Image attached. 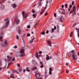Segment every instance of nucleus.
Listing matches in <instances>:
<instances>
[{
  "label": "nucleus",
  "instance_id": "nucleus-1",
  "mask_svg": "<svg viewBox=\"0 0 79 79\" xmlns=\"http://www.w3.org/2000/svg\"><path fill=\"white\" fill-rule=\"evenodd\" d=\"M69 57H72L73 60H77V55L76 54L74 50H72L69 53Z\"/></svg>",
  "mask_w": 79,
  "mask_h": 79
},
{
  "label": "nucleus",
  "instance_id": "nucleus-2",
  "mask_svg": "<svg viewBox=\"0 0 79 79\" xmlns=\"http://www.w3.org/2000/svg\"><path fill=\"white\" fill-rule=\"evenodd\" d=\"M15 55L16 57L18 56H23L24 55V50L23 49H21L20 52L15 53Z\"/></svg>",
  "mask_w": 79,
  "mask_h": 79
},
{
  "label": "nucleus",
  "instance_id": "nucleus-3",
  "mask_svg": "<svg viewBox=\"0 0 79 79\" xmlns=\"http://www.w3.org/2000/svg\"><path fill=\"white\" fill-rule=\"evenodd\" d=\"M8 59V65H10L12 63V61H14L15 60V58L13 57H10L8 56H7Z\"/></svg>",
  "mask_w": 79,
  "mask_h": 79
},
{
  "label": "nucleus",
  "instance_id": "nucleus-4",
  "mask_svg": "<svg viewBox=\"0 0 79 79\" xmlns=\"http://www.w3.org/2000/svg\"><path fill=\"white\" fill-rule=\"evenodd\" d=\"M6 23H5V25L3 27L4 28H6V27H7L8 26L9 24V23L10 21H9V19L8 18L6 19Z\"/></svg>",
  "mask_w": 79,
  "mask_h": 79
},
{
  "label": "nucleus",
  "instance_id": "nucleus-5",
  "mask_svg": "<svg viewBox=\"0 0 79 79\" xmlns=\"http://www.w3.org/2000/svg\"><path fill=\"white\" fill-rule=\"evenodd\" d=\"M15 23L16 24H18L19 23V20L18 18V17L16 16L15 17Z\"/></svg>",
  "mask_w": 79,
  "mask_h": 79
},
{
  "label": "nucleus",
  "instance_id": "nucleus-6",
  "mask_svg": "<svg viewBox=\"0 0 79 79\" xmlns=\"http://www.w3.org/2000/svg\"><path fill=\"white\" fill-rule=\"evenodd\" d=\"M8 44V42L6 40H4L3 43L2 44V47H6V45Z\"/></svg>",
  "mask_w": 79,
  "mask_h": 79
},
{
  "label": "nucleus",
  "instance_id": "nucleus-7",
  "mask_svg": "<svg viewBox=\"0 0 79 79\" xmlns=\"http://www.w3.org/2000/svg\"><path fill=\"white\" fill-rule=\"evenodd\" d=\"M58 19H59V20H60V21L61 22H63V20L64 19V18H63V16H61Z\"/></svg>",
  "mask_w": 79,
  "mask_h": 79
},
{
  "label": "nucleus",
  "instance_id": "nucleus-8",
  "mask_svg": "<svg viewBox=\"0 0 79 79\" xmlns=\"http://www.w3.org/2000/svg\"><path fill=\"white\" fill-rule=\"evenodd\" d=\"M46 60H50V59H52V57L49 56L48 55H46Z\"/></svg>",
  "mask_w": 79,
  "mask_h": 79
},
{
  "label": "nucleus",
  "instance_id": "nucleus-9",
  "mask_svg": "<svg viewBox=\"0 0 79 79\" xmlns=\"http://www.w3.org/2000/svg\"><path fill=\"white\" fill-rule=\"evenodd\" d=\"M16 31L19 34L21 32V30H20V28L19 27H17Z\"/></svg>",
  "mask_w": 79,
  "mask_h": 79
},
{
  "label": "nucleus",
  "instance_id": "nucleus-10",
  "mask_svg": "<svg viewBox=\"0 0 79 79\" xmlns=\"http://www.w3.org/2000/svg\"><path fill=\"white\" fill-rule=\"evenodd\" d=\"M3 39V32L1 31L0 34V40Z\"/></svg>",
  "mask_w": 79,
  "mask_h": 79
},
{
  "label": "nucleus",
  "instance_id": "nucleus-11",
  "mask_svg": "<svg viewBox=\"0 0 79 79\" xmlns=\"http://www.w3.org/2000/svg\"><path fill=\"white\" fill-rule=\"evenodd\" d=\"M42 0H40L39 2L38 3L40 6H42Z\"/></svg>",
  "mask_w": 79,
  "mask_h": 79
},
{
  "label": "nucleus",
  "instance_id": "nucleus-12",
  "mask_svg": "<svg viewBox=\"0 0 79 79\" xmlns=\"http://www.w3.org/2000/svg\"><path fill=\"white\" fill-rule=\"evenodd\" d=\"M35 39V37H33V39H31V40L29 42V44H31V43H32L33 42V41H34V40Z\"/></svg>",
  "mask_w": 79,
  "mask_h": 79
},
{
  "label": "nucleus",
  "instance_id": "nucleus-13",
  "mask_svg": "<svg viewBox=\"0 0 79 79\" xmlns=\"http://www.w3.org/2000/svg\"><path fill=\"white\" fill-rule=\"evenodd\" d=\"M47 42H48V45H49L50 46H51L52 45V44H51V41H50V40L47 41Z\"/></svg>",
  "mask_w": 79,
  "mask_h": 79
},
{
  "label": "nucleus",
  "instance_id": "nucleus-14",
  "mask_svg": "<svg viewBox=\"0 0 79 79\" xmlns=\"http://www.w3.org/2000/svg\"><path fill=\"white\" fill-rule=\"evenodd\" d=\"M11 6L13 8H16V6H17L15 4H14L13 5H12Z\"/></svg>",
  "mask_w": 79,
  "mask_h": 79
},
{
  "label": "nucleus",
  "instance_id": "nucleus-15",
  "mask_svg": "<svg viewBox=\"0 0 79 79\" xmlns=\"http://www.w3.org/2000/svg\"><path fill=\"white\" fill-rule=\"evenodd\" d=\"M45 30L43 32L40 33V34H42V35H44L45 34Z\"/></svg>",
  "mask_w": 79,
  "mask_h": 79
},
{
  "label": "nucleus",
  "instance_id": "nucleus-16",
  "mask_svg": "<svg viewBox=\"0 0 79 79\" xmlns=\"http://www.w3.org/2000/svg\"><path fill=\"white\" fill-rule=\"evenodd\" d=\"M29 15V13H27L25 15H24L23 16H24L25 18H26V17H27V15Z\"/></svg>",
  "mask_w": 79,
  "mask_h": 79
},
{
  "label": "nucleus",
  "instance_id": "nucleus-17",
  "mask_svg": "<svg viewBox=\"0 0 79 79\" xmlns=\"http://www.w3.org/2000/svg\"><path fill=\"white\" fill-rule=\"evenodd\" d=\"M73 12L74 13V14L75 15H76V14L75 13V11H76V10L75 9V6H74L73 8Z\"/></svg>",
  "mask_w": 79,
  "mask_h": 79
},
{
  "label": "nucleus",
  "instance_id": "nucleus-18",
  "mask_svg": "<svg viewBox=\"0 0 79 79\" xmlns=\"http://www.w3.org/2000/svg\"><path fill=\"white\" fill-rule=\"evenodd\" d=\"M35 56L36 58H38L39 59V56L38 55V52H36V53L35 55Z\"/></svg>",
  "mask_w": 79,
  "mask_h": 79
},
{
  "label": "nucleus",
  "instance_id": "nucleus-19",
  "mask_svg": "<svg viewBox=\"0 0 79 79\" xmlns=\"http://www.w3.org/2000/svg\"><path fill=\"white\" fill-rule=\"evenodd\" d=\"M72 6L71 5H70L69 6V8L68 9L69 11H70L71 10V8H72Z\"/></svg>",
  "mask_w": 79,
  "mask_h": 79
},
{
  "label": "nucleus",
  "instance_id": "nucleus-20",
  "mask_svg": "<svg viewBox=\"0 0 79 79\" xmlns=\"http://www.w3.org/2000/svg\"><path fill=\"white\" fill-rule=\"evenodd\" d=\"M13 73L14 74L15 73H16V74H18V71H17L16 70H14L13 71Z\"/></svg>",
  "mask_w": 79,
  "mask_h": 79
},
{
  "label": "nucleus",
  "instance_id": "nucleus-21",
  "mask_svg": "<svg viewBox=\"0 0 79 79\" xmlns=\"http://www.w3.org/2000/svg\"><path fill=\"white\" fill-rule=\"evenodd\" d=\"M29 69V68L27 67L26 69L27 71L28 72H30V70Z\"/></svg>",
  "mask_w": 79,
  "mask_h": 79
},
{
  "label": "nucleus",
  "instance_id": "nucleus-22",
  "mask_svg": "<svg viewBox=\"0 0 79 79\" xmlns=\"http://www.w3.org/2000/svg\"><path fill=\"white\" fill-rule=\"evenodd\" d=\"M57 30H59L60 29V26L58 24L57 25Z\"/></svg>",
  "mask_w": 79,
  "mask_h": 79
},
{
  "label": "nucleus",
  "instance_id": "nucleus-23",
  "mask_svg": "<svg viewBox=\"0 0 79 79\" xmlns=\"http://www.w3.org/2000/svg\"><path fill=\"white\" fill-rule=\"evenodd\" d=\"M37 69V68L35 67L33 68L31 70H32L33 71H34V70H35V69Z\"/></svg>",
  "mask_w": 79,
  "mask_h": 79
},
{
  "label": "nucleus",
  "instance_id": "nucleus-24",
  "mask_svg": "<svg viewBox=\"0 0 79 79\" xmlns=\"http://www.w3.org/2000/svg\"><path fill=\"white\" fill-rule=\"evenodd\" d=\"M60 14H62L63 15H65V12H60L59 11Z\"/></svg>",
  "mask_w": 79,
  "mask_h": 79
},
{
  "label": "nucleus",
  "instance_id": "nucleus-25",
  "mask_svg": "<svg viewBox=\"0 0 79 79\" xmlns=\"http://www.w3.org/2000/svg\"><path fill=\"white\" fill-rule=\"evenodd\" d=\"M45 11V10H43V11H42L40 13V15H42L43 14V13H44Z\"/></svg>",
  "mask_w": 79,
  "mask_h": 79
},
{
  "label": "nucleus",
  "instance_id": "nucleus-26",
  "mask_svg": "<svg viewBox=\"0 0 79 79\" xmlns=\"http://www.w3.org/2000/svg\"><path fill=\"white\" fill-rule=\"evenodd\" d=\"M1 9H3V8H4V6H3V5H2L1 6Z\"/></svg>",
  "mask_w": 79,
  "mask_h": 79
},
{
  "label": "nucleus",
  "instance_id": "nucleus-27",
  "mask_svg": "<svg viewBox=\"0 0 79 79\" xmlns=\"http://www.w3.org/2000/svg\"><path fill=\"white\" fill-rule=\"evenodd\" d=\"M22 40L23 41V43H24V41H25V38L24 37H22Z\"/></svg>",
  "mask_w": 79,
  "mask_h": 79
},
{
  "label": "nucleus",
  "instance_id": "nucleus-28",
  "mask_svg": "<svg viewBox=\"0 0 79 79\" xmlns=\"http://www.w3.org/2000/svg\"><path fill=\"white\" fill-rule=\"evenodd\" d=\"M54 31H55V30L54 29V28H52L51 33H53L54 32Z\"/></svg>",
  "mask_w": 79,
  "mask_h": 79
},
{
  "label": "nucleus",
  "instance_id": "nucleus-29",
  "mask_svg": "<svg viewBox=\"0 0 79 79\" xmlns=\"http://www.w3.org/2000/svg\"><path fill=\"white\" fill-rule=\"evenodd\" d=\"M15 37L17 39H19V36H18V35H16Z\"/></svg>",
  "mask_w": 79,
  "mask_h": 79
},
{
  "label": "nucleus",
  "instance_id": "nucleus-30",
  "mask_svg": "<svg viewBox=\"0 0 79 79\" xmlns=\"http://www.w3.org/2000/svg\"><path fill=\"white\" fill-rule=\"evenodd\" d=\"M14 77V76H13V75H11L10 77V78H13Z\"/></svg>",
  "mask_w": 79,
  "mask_h": 79
},
{
  "label": "nucleus",
  "instance_id": "nucleus-31",
  "mask_svg": "<svg viewBox=\"0 0 79 79\" xmlns=\"http://www.w3.org/2000/svg\"><path fill=\"white\" fill-rule=\"evenodd\" d=\"M25 13V12L24 11H23L22 12V16H24Z\"/></svg>",
  "mask_w": 79,
  "mask_h": 79
},
{
  "label": "nucleus",
  "instance_id": "nucleus-32",
  "mask_svg": "<svg viewBox=\"0 0 79 79\" xmlns=\"http://www.w3.org/2000/svg\"><path fill=\"white\" fill-rule=\"evenodd\" d=\"M33 16L34 18H36V15H35V14H33Z\"/></svg>",
  "mask_w": 79,
  "mask_h": 79
},
{
  "label": "nucleus",
  "instance_id": "nucleus-33",
  "mask_svg": "<svg viewBox=\"0 0 79 79\" xmlns=\"http://www.w3.org/2000/svg\"><path fill=\"white\" fill-rule=\"evenodd\" d=\"M73 32H72L70 33V37H72V35H73Z\"/></svg>",
  "mask_w": 79,
  "mask_h": 79
},
{
  "label": "nucleus",
  "instance_id": "nucleus-34",
  "mask_svg": "<svg viewBox=\"0 0 79 79\" xmlns=\"http://www.w3.org/2000/svg\"><path fill=\"white\" fill-rule=\"evenodd\" d=\"M19 72H21V71H22V69L20 68L19 69Z\"/></svg>",
  "mask_w": 79,
  "mask_h": 79
},
{
  "label": "nucleus",
  "instance_id": "nucleus-35",
  "mask_svg": "<svg viewBox=\"0 0 79 79\" xmlns=\"http://www.w3.org/2000/svg\"><path fill=\"white\" fill-rule=\"evenodd\" d=\"M35 10H34V9H33L32 10V13H35Z\"/></svg>",
  "mask_w": 79,
  "mask_h": 79
},
{
  "label": "nucleus",
  "instance_id": "nucleus-36",
  "mask_svg": "<svg viewBox=\"0 0 79 79\" xmlns=\"http://www.w3.org/2000/svg\"><path fill=\"white\" fill-rule=\"evenodd\" d=\"M65 6V8H68V4H66L65 5H64Z\"/></svg>",
  "mask_w": 79,
  "mask_h": 79
},
{
  "label": "nucleus",
  "instance_id": "nucleus-37",
  "mask_svg": "<svg viewBox=\"0 0 79 79\" xmlns=\"http://www.w3.org/2000/svg\"><path fill=\"white\" fill-rule=\"evenodd\" d=\"M66 73H69V70H68V69H66Z\"/></svg>",
  "mask_w": 79,
  "mask_h": 79
},
{
  "label": "nucleus",
  "instance_id": "nucleus-38",
  "mask_svg": "<svg viewBox=\"0 0 79 79\" xmlns=\"http://www.w3.org/2000/svg\"><path fill=\"white\" fill-rule=\"evenodd\" d=\"M27 28H28V29H29L31 28V26L30 25H28L27 26Z\"/></svg>",
  "mask_w": 79,
  "mask_h": 79
},
{
  "label": "nucleus",
  "instance_id": "nucleus-39",
  "mask_svg": "<svg viewBox=\"0 0 79 79\" xmlns=\"http://www.w3.org/2000/svg\"><path fill=\"white\" fill-rule=\"evenodd\" d=\"M40 67L41 68H44V65L43 64H42L41 66H40Z\"/></svg>",
  "mask_w": 79,
  "mask_h": 79
},
{
  "label": "nucleus",
  "instance_id": "nucleus-40",
  "mask_svg": "<svg viewBox=\"0 0 79 79\" xmlns=\"http://www.w3.org/2000/svg\"><path fill=\"white\" fill-rule=\"evenodd\" d=\"M73 10H71L70 11V14H71V13H73Z\"/></svg>",
  "mask_w": 79,
  "mask_h": 79
},
{
  "label": "nucleus",
  "instance_id": "nucleus-41",
  "mask_svg": "<svg viewBox=\"0 0 79 79\" xmlns=\"http://www.w3.org/2000/svg\"><path fill=\"white\" fill-rule=\"evenodd\" d=\"M31 35H30V34L29 33H27V37H29Z\"/></svg>",
  "mask_w": 79,
  "mask_h": 79
},
{
  "label": "nucleus",
  "instance_id": "nucleus-42",
  "mask_svg": "<svg viewBox=\"0 0 79 79\" xmlns=\"http://www.w3.org/2000/svg\"><path fill=\"white\" fill-rule=\"evenodd\" d=\"M35 25H36V26H37V25H39V22H36Z\"/></svg>",
  "mask_w": 79,
  "mask_h": 79
},
{
  "label": "nucleus",
  "instance_id": "nucleus-43",
  "mask_svg": "<svg viewBox=\"0 0 79 79\" xmlns=\"http://www.w3.org/2000/svg\"><path fill=\"white\" fill-rule=\"evenodd\" d=\"M3 2H4V1L3 0H2L0 2V3H3Z\"/></svg>",
  "mask_w": 79,
  "mask_h": 79
},
{
  "label": "nucleus",
  "instance_id": "nucleus-44",
  "mask_svg": "<svg viewBox=\"0 0 79 79\" xmlns=\"http://www.w3.org/2000/svg\"><path fill=\"white\" fill-rule=\"evenodd\" d=\"M14 48H17V46H15L13 47Z\"/></svg>",
  "mask_w": 79,
  "mask_h": 79
},
{
  "label": "nucleus",
  "instance_id": "nucleus-45",
  "mask_svg": "<svg viewBox=\"0 0 79 79\" xmlns=\"http://www.w3.org/2000/svg\"><path fill=\"white\" fill-rule=\"evenodd\" d=\"M49 71H51V72L52 71V68H49Z\"/></svg>",
  "mask_w": 79,
  "mask_h": 79
},
{
  "label": "nucleus",
  "instance_id": "nucleus-46",
  "mask_svg": "<svg viewBox=\"0 0 79 79\" xmlns=\"http://www.w3.org/2000/svg\"><path fill=\"white\" fill-rule=\"evenodd\" d=\"M47 5H48L47 4L46 5V6H45V7L44 8L45 10H46V9L47 8Z\"/></svg>",
  "mask_w": 79,
  "mask_h": 79
},
{
  "label": "nucleus",
  "instance_id": "nucleus-47",
  "mask_svg": "<svg viewBox=\"0 0 79 79\" xmlns=\"http://www.w3.org/2000/svg\"><path fill=\"white\" fill-rule=\"evenodd\" d=\"M54 17H56V13H54Z\"/></svg>",
  "mask_w": 79,
  "mask_h": 79
},
{
  "label": "nucleus",
  "instance_id": "nucleus-48",
  "mask_svg": "<svg viewBox=\"0 0 79 79\" xmlns=\"http://www.w3.org/2000/svg\"><path fill=\"white\" fill-rule=\"evenodd\" d=\"M56 26H55L54 27V30H56Z\"/></svg>",
  "mask_w": 79,
  "mask_h": 79
},
{
  "label": "nucleus",
  "instance_id": "nucleus-49",
  "mask_svg": "<svg viewBox=\"0 0 79 79\" xmlns=\"http://www.w3.org/2000/svg\"><path fill=\"white\" fill-rule=\"evenodd\" d=\"M49 74H50V75H52V72L49 71Z\"/></svg>",
  "mask_w": 79,
  "mask_h": 79
},
{
  "label": "nucleus",
  "instance_id": "nucleus-50",
  "mask_svg": "<svg viewBox=\"0 0 79 79\" xmlns=\"http://www.w3.org/2000/svg\"><path fill=\"white\" fill-rule=\"evenodd\" d=\"M3 68H6V64H4V65Z\"/></svg>",
  "mask_w": 79,
  "mask_h": 79
},
{
  "label": "nucleus",
  "instance_id": "nucleus-51",
  "mask_svg": "<svg viewBox=\"0 0 79 79\" xmlns=\"http://www.w3.org/2000/svg\"><path fill=\"white\" fill-rule=\"evenodd\" d=\"M42 51H40L39 52V53L40 54H42Z\"/></svg>",
  "mask_w": 79,
  "mask_h": 79
},
{
  "label": "nucleus",
  "instance_id": "nucleus-52",
  "mask_svg": "<svg viewBox=\"0 0 79 79\" xmlns=\"http://www.w3.org/2000/svg\"><path fill=\"white\" fill-rule=\"evenodd\" d=\"M74 1H73L72 3V5H74Z\"/></svg>",
  "mask_w": 79,
  "mask_h": 79
},
{
  "label": "nucleus",
  "instance_id": "nucleus-53",
  "mask_svg": "<svg viewBox=\"0 0 79 79\" xmlns=\"http://www.w3.org/2000/svg\"><path fill=\"white\" fill-rule=\"evenodd\" d=\"M2 66V61L0 60V66Z\"/></svg>",
  "mask_w": 79,
  "mask_h": 79
},
{
  "label": "nucleus",
  "instance_id": "nucleus-54",
  "mask_svg": "<svg viewBox=\"0 0 79 79\" xmlns=\"http://www.w3.org/2000/svg\"><path fill=\"white\" fill-rule=\"evenodd\" d=\"M49 32V31H48V30L46 31V34H48V32Z\"/></svg>",
  "mask_w": 79,
  "mask_h": 79
},
{
  "label": "nucleus",
  "instance_id": "nucleus-55",
  "mask_svg": "<svg viewBox=\"0 0 79 79\" xmlns=\"http://www.w3.org/2000/svg\"><path fill=\"white\" fill-rule=\"evenodd\" d=\"M17 66H18V67H20V65L19 64H17Z\"/></svg>",
  "mask_w": 79,
  "mask_h": 79
},
{
  "label": "nucleus",
  "instance_id": "nucleus-56",
  "mask_svg": "<svg viewBox=\"0 0 79 79\" xmlns=\"http://www.w3.org/2000/svg\"><path fill=\"white\" fill-rule=\"evenodd\" d=\"M60 10H62V11H64V9H61Z\"/></svg>",
  "mask_w": 79,
  "mask_h": 79
},
{
  "label": "nucleus",
  "instance_id": "nucleus-57",
  "mask_svg": "<svg viewBox=\"0 0 79 79\" xmlns=\"http://www.w3.org/2000/svg\"><path fill=\"white\" fill-rule=\"evenodd\" d=\"M48 0L46 1V3L47 4H48Z\"/></svg>",
  "mask_w": 79,
  "mask_h": 79
},
{
  "label": "nucleus",
  "instance_id": "nucleus-58",
  "mask_svg": "<svg viewBox=\"0 0 79 79\" xmlns=\"http://www.w3.org/2000/svg\"><path fill=\"white\" fill-rule=\"evenodd\" d=\"M61 7L62 8H64V5H62L61 6Z\"/></svg>",
  "mask_w": 79,
  "mask_h": 79
},
{
  "label": "nucleus",
  "instance_id": "nucleus-59",
  "mask_svg": "<svg viewBox=\"0 0 79 79\" xmlns=\"http://www.w3.org/2000/svg\"><path fill=\"white\" fill-rule=\"evenodd\" d=\"M32 63H34V62H35V60H32Z\"/></svg>",
  "mask_w": 79,
  "mask_h": 79
},
{
  "label": "nucleus",
  "instance_id": "nucleus-60",
  "mask_svg": "<svg viewBox=\"0 0 79 79\" xmlns=\"http://www.w3.org/2000/svg\"><path fill=\"white\" fill-rule=\"evenodd\" d=\"M47 15H48V13H46L45 15V16H47Z\"/></svg>",
  "mask_w": 79,
  "mask_h": 79
},
{
  "label": "nucleus",
  "instance_id": "nucleus-61",
  "mask_svg": "<svg viewBox=\"0 0 79 79\" xmlns=\"http://www.w3.org/2000/svg\"><path fill=\"white\" fill-rule=\"evenodd\" d=\"M23 72L24 73V72H25L26 71V70L25 69H23Z\"/></svg>",
  "mask_w": 79,
  "mask_h": 79
},
{
  "label": "nucleus",
  "instance_id": "nucleus-62",
  "mask_svg": "<svg viewBox=\"0 0 79 79\" xmlns=\"http://www.w3.org/2000/svg\"><path fill=\"white\" fill-rule=\"evenodd\" d=\"M36 5H37V4H35V5H34V6H33V7H34V6H36Z\"/></svg>",
  "mask_w": 79,
  "mask_h": 79
},
{
  "label": "nucleus",
  "instance_id": "nucleus-63",
  "mask_svg": "<svg viewBox=\"0 0 79 79\" xmlns=\"http://www.w3.org/2000/svg\"><path fill=\"white\" fill-rule=\"evenodd\" d=\"M42 63H43L42 61H41L40 63V64H42Z\"/></svg>",
  "mask_w": 79,
  "mask_h": 79
},
{
  "label": "nucleus",
  "instance_id": "nucleus-64",
  "mask_svg": "<svg viewBox=\"0 0 79 79\" xmlns=\"http://www.w3.org/2000/svg\"><path fill=\"white\" fill-rule=\"evenodd\" d=\"M78 37H79V33H78Z\"/></svg>",
  "mask_w": 79,
  "mask_h": 79
}]
</instances>
